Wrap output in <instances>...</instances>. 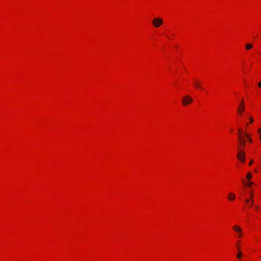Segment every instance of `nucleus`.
<instances>
[{
  "instance_id": "423d86ee",
  "label": "nucleus",
  "mask_w": 261,
  "mask_h": 261,
  "mask_svg": "<svg viewBox=\"0 0 261 261\" xmlns=\"http://www.w3.org/2000/svg\"><path fill=\"white\" fill-rule=\"evenodd\" d=\"M245 109V106L239 105L237 109V113L241 117L242 116L243 113Z\"/></svg>"
},
{
  "instance_id": "0eeeda50",
  "label": "nucleus",
  "mask_w": 261,
  "mask_h": 261,
  "mask_svg": "<svg viewBox=\"0 0 261 261\" xmlns=\"http://www.w3.org/2000/svg\"><path fill=\"white\" fill-rule=\"evenodd\" d=\"M235 197H236L235 195L233 193H230L228 195V199L230 200H234L235 199Z\"/></svg>"
},
{
  "instance_id": "f03ea898",
  "label": "nucleus",
  "mask_w": 261,
  "mask_h": 261,
  "mask_svg": "<svg viewBox=\"0 0 261 261\" xmlns=\"http://www.w3.org/2000/svg\"><path fill=\"white\" fill-rule=\"evenodd\" d=\"M241 130H239V133L240 135L239 140V143H240V146H238V149H241V148H244L245 144H246V141L244 137H242L240 135Z\"/></svg>"
},
{
  "instance_id": "20e7f679",
  "label": "nucleus",
  "mask_w": 261,
  "mask_h": 261,
  "mask_svg": "<svg viewBox=\"0 0 261 261\" xmlns=\"http://www.w3.org/2000/svg\"><path fill=\"white\" fill-rule=\"evenodd\" d=\"M193 101L192 98L189 95H186L184 96L182 100V103L184 106H187Z\"/></svg>"
},
{
  "instance_id": "dca6fc26",
  "label": "nucleus",
  "mask_w": 261,
  "mask_h": 261,
  "mask_svg": "<svg viewBox=\"0 0 261 261\" xmlns=\"http://www.w3.org/2000/svg\"><path fill=\"white\" fill-rule=\"evenodd\" d=\"M249 121H250V123H253V118H252V117H250Z\"/></svg>"
},
{
  "instance_id": "2eb2a0df",
  "label": "nucleus",
  "mask_w": 261,
  "mask_h": 261,
  "mask_svg": "<svg viewBox=\"0 0 261 261\" xmlns=\"http://www.w3.org/2000/svg\"><path fill=\"white\" fill-rule=\"evenodd\" d=\"M257 132L259 134V139L261 141V128H259L258 130H257Z\"/></svg>"
},
{
  "instance_id": "5701e85b",
  "label": "nucleus",
  "mask_w": 261,
  "mask_h": 261,
  "mask_svg": "<svg viewBox=\"0 0 261 261\" xmlns=\"http://www.w3.org/2000/svg\"><path fill=\"white\" fill-rule=\"evenodd\" d=\"M259 160H260V162H261V158H259Z\"/></svg>"
},
{
  "instance_id": "4be33fe9",
  "label": "nucleus",
  "mask_w": 261,
  "mask_h": 261,
  "mask_svg": "<svg viewBox=\"0 0 261 261\" xmlns=\"http://www.w3.org/2000/svg\"><path fill=\"white\" fill-rule=\"evenodd\" d=\"M258 205H255L254 206V208H255V210H257L258 209Z\"/></svg>"
},
{
  "instance_id": "aec40b11",
  "label": "nucleus",
  "mask_w": 261,
  "mask_h": 261,
  "mask_svg": "<svg viewBox=\"0 0 261 261\" xmlns=\"http://www.w3.org/2000/svg\"><path fill=\"white\" fill-rule=\"evenodd\" d=\"M253 163V160H251L249 164V165L250 166Z\"/></svg>"
},
{
  "instance_id": "ddd939ff",
  "label": "nucleus",
  "mask_w": 261,
  "mask_h": 261,
  "mask_svg": "<svg viewBox=\"0 0 261 261\" xmlns=\"http://www.w3.org/2000/svg\"><path fill=\"white\" fill-rule=\"evenodd\" d=\"M251 177H252V174L250 172H248L247 174L246 178H247L248 180H250L251 178Z\"/></svg>"
},
{
  "instance_id": "9d476101",
  "label": "nucleus",
  "mask_w": 261,
  "mask_h": 261,
  "mask_svg": "<svg viewBox=\"0 0 261 261\" xmlns=\"http://www.w3.org/2000/svg\"><path fill=\"white\" fill-rule=\"evenodd\" d=\"M245 135H246V137L248 138V141H249V142L250 143H252V140L250 136L248 134H247V133H246Z\"/></svg>"
},
{
  "instance_id": "f257e3e1",
  "label": "nucleus",
  "mask_w": 261,
  "mask_h": 261,
  "mask_svg": "<svg viewBox=\"0 0 261 261\" xmlns=\"http://www.w3.org/2000/svg\"><path fill=\"white\" fill-rule=\"evenodd\" d=\"M232 229L235 232L234 236L237 238L240 239L243 237V232L241 227L239 225H234L232 226Z\"/></svg>"
},
{
  "instance_id": "39448f33",
  "label": "nucleus",
  "mask_w": 261,
  "mask_h": 261,
  "mask_svg": "<svg viewBox=\"0 0 261 261\" xmlns=\"http://www.w3.org/2000/svg\"><path fill=\"white\" fill-rule=\"evenodd\" d=\"M237 157L240 161L242 162L243 163L245 162V154L243 150H240L238 152Z\"/></svg>"
},
{
  "instance_id": "6e6552de",
  "label": "nucleus",
  "mask_w": 261,
  "mask_h": 261,
  "mask_svg": "<svg viewBox=\"0 0 261 261\" xmlns=\"http://www.w3.org/2000/svg\"><path fill=\"white\" fill-rule=\"evenodd\" d=\"M250 201L251 203L250 204V207L252 206L253 204L254 200H253V194L252 193H250Z\"/></svg>"
},
{
  "instance_id": "6ab92c4d",
  "label": "nucleus",
  "mask_w": 261,
  "mask_h": 261,
  "mask_svg": "<svg viewBox=\"0 0 261 261\" xmlns=\"http://www.w3.org/2000/svg\"><path fill=\"white\" fill-rule=\"evenodd\" d=\"M195 86L196 87H198L199 86V84L198 83H195Z\"/></svg>"
},
{
  "instance_id": "f3484780",
  "label": "nucleus",
  "mask_w": 261,
  "mask_h": 261,
  "mask_svg": "<svg viewBox=\"0 0 261 261\" xmlns=\"http://www.w3.org/2000/svg\"><path fill=\"white\" fill-rule=\"evenodd\" d=\"M249 201H250V200H249V199H246L245 200V202H246V204H249Z\"/></svg>"
},
{
  "instance_id": "f8f14e48",
  "label": "nucleus",
  "mask_w": 261,
  "mask_h": 261,
  "mask_svg": "<svg viewBox=\"0 0 261 261\" xmlns=\"http://www.w3.org/2000/svg\"><path fill=\"white\" fill-rule=\"evenodd\" d=\"M252 45L251 44H249V43H247L246 44V49L248 50V49H251L252 47Z\"/></svg>"
},
{
  "instance_id": "4468645a",
  "label": "nucleus",
  "mask_w": 261,
  "mask_h": 261,
  "mask_svg": "<svg viewBox=\"0 0 261 261\" xmlns=\"http://www.w3.org/2000/svg\"><path fill=\"white\" fill-rule=\"evenodd\" d=\"M240 243H241L240 241H238L236 243V246L237 247L238 250H240Z\"/></svg>"
},
{
  "instance_id": "9b49d317",
  "label": "nucleus",
  "mask_w": 261,
  "mask_h": 261,
  "mask_svg": "<svg viewBox=\"0 0 261 261\" xmlns=\"http://www.w3.org/2000/svg\"><path fill=\"white\" fill-rule=\"evenodd\" d=\"M242 256V253L240 250H238V253L237 255V257L238 258L240 259Z\"/></svg>"
},
{
  "instance_id": "7ed1b4c3",
  "label": "nucleus",
  "mask_w": 261,
  "mask_h": 261,
  "mask_svg": "<svg viewBox=\"0 0 261 261\" xmlns=\"http://www.w3.org/2000/svg\"><path fill=\"white\" fill-rule=\"evenodd\" d=\"M163 23V19L160 17H155L152 20V24L154 27L158 28Z\"/></svg>"
},
{
  "instance_id": "412c9836",
  "label": "nucleus",
  "mask_w": 261,
  "mask_h": 261,
  "mask_svg": "<svg viewBox=\"0 0 261 261\" xmlns=\"http://www.w3.org/2000/svg\"><path fill=\"white\" fill-rule=\"evenodd\" d=\"M258 86L259 87L261 88V82H258Z\"/></svg>"
},
{
  "instance_id": "a211bd4d",
  "label": "nucleus",
  "mask_w": 261,
  "mask_h": 261,
  "mask_svg": "<svg viewBox=\"0 0 261 261\" xmlns=\"http://www.w3.org/2000/svg\"><path fill=\"white\" fill-rule=\"evenodd\" d=\"M240 105H243V106H244V102L243 100H242Z\"/></svg>"
},
{
  "instance_id": "1a4fd4ad",
  "label": "nucleus",
  "mask_w": 261,
  "mask_h": 261,
  "mask_svg": "<svg viewBox=\"0 0 261 261\" xmlns=\"http://www.w3.org/2000/svg\"><path fill=\"white\" fill-rule=\"evenodd\" d=\"M242 181L244 182V185H245L246 186H247V187H250L253 184V182H251V181H248V182H245L243 179H242Z\"/></svg>"
}]
</instances>
